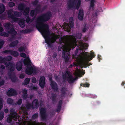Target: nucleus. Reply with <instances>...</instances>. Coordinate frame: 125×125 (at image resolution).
Segmentation results:
<instances>
[{
	"instance_id": "39",
	"label": "nucleus",
	"mask_w": 125,
	"mask_h": 125,
	"mask_svg": "<svg viewBox=\"0 0 125 125\" xmlns=\"http://www.w3.org/2000/svg\"><path fill=\"white\" fill-rule=\"evenodd\" d=\"M12 55L14 57H17L19 56L18 53L17 51H13Z\"/></svg>"
},
{
	"instance_id": "60",
	"label": "nucleus",
	"mask_w": 125,
	"mask_h": 125,
	"mask_svg": "<svg viewBox=\"0 0 125 125\" xmlns=\"http://www.w3.org/2000/svg\"><path fill=\"white\" fill-rule=\"evenodd\" d=\"M57 56V53L56 52H54L53 55H52V57L53 58L55 59L56 57Z\"/></svg>"
},
{
	"instance_id": "9",
	"label": "nucleus",
	"mask_w": 125,
	"mask_h": 125,
	"mask_svg": "<svg viewBox=\"0 0 125 125\" xmlns=\"http://www.w3.org/2000/svg\"><path fill=\"white\" fill-rule=\"evenodd\" d=\"M65 74L68 75V77H67V80L68 82L70 83H73L75 80V78H73V76L70 75V73L69 71H66L65 72Z\"/></svg>"
},
{
	"instance_id": "2",
	"label": "nucleus",
	"mask_w": 125,
	"mask_h": 125,
	"mask_svg": "<svg viewBox=\"0 0 125 125\" xmlns=\"http://www.w3.org/2000/svg\"><path fill=\"white\" fill-rule=\"evenodd\" d=\"M59 42L60 44L63 48L66 47L68 52L63 51L62 53V56L65 60V62H68L70 58V51L72 49L75 48L77 45V42L76 40L74 41L70 44H69L67 40L63 37H61L59 39Z\"/></svg>"
},
{
	"instance_id": "14",
	"label": "nucleus",
	"mask_w": 125,
	"mask_h": 125,
	"mask_svg": "<svg viewBox=\"0 0 125 125\" xmlns=\"http://www.w3.org/2000/svg\"><path fill=\"white\" fill-rule=\"evenodd\" d=\"M8 75L11 79L12 82H16L17 78L14 74H13L11 72H9L8 73Z\"/></svg>"
},
{
	"instance_id": "3",
	"label": "nucleus",
	"mask_w": 125,
	"mask_h": 125,
	"mask_svg": "<svg viewBox=\"0 0 125 125\" xmlns=\"http://www.w3.org/2000/svg\"><path fill=\"white\" fill-rule=\"evenodd\" d=\"M94 57L95 55L94 52H91L89 54H88L87 52H86L85 51H82L79 55L80 60L83 61L82 63V65L85 68L87 67H88L92 65V63H89L88 61L91 60Z\"/></svg>"
},
{
	"instance_id": "38",
	"label": "nucleus",
	"mask_w": 125,
	"mask_h": 125,
	"mask_svg": "<svg viewBox=\"0 0 125 125\" xmlns=\"http://www.w3.org/2000/svg\"><path fill=\"white\" fill-rule=\"evenodd\" d=\"M3 106V99L0 97V110L2 109Z\"/></svg>"
},
{
	"instance_id": "18",
	"label": "nucleus",
	"mask_w": 125,
	"mask_h": 125,
	"mask_svg": "<svg viewBox=\"0 0 125 125\" xmlns=\"http://www.w3.org/2000/svg\"><path fill=\"white\" fill-rule=\"evenodd\" d=\"M84 13L83 10L80 9L79 10L78 15V18L80 20H82L83 19Z\"/></svg>"
},
{
	"instance_id": "21",
	"label": "nucleus",
	"mask_w": 125,
	"mask_h": 125,
	"mask_svg": "<svg viewBox=\"0 0 125 125\" xmlns=\"http://www.w3.org/2000/svg\"><path fill=\"white\" fill-rule=\"evenodd\" d=\"M25 5L23 3H21L19 4L18 6V9L20 11H23L25 7Z\"/></svg>"
},
{
	"instance_id": "17",
	"label": "nucleus",
	"mask_w": 125,
	"mask_h": 125,
	"mask_svg": "<svg viewBox=\"0 0 125 125\" xmlns=\"http://www.w3.org/2000/svg\"><path fill=\"white\" fill-rule=\"evenodd\" d=\"M10 30L8 31V34H10L11 35L12 37H14L16 35L17 32L13 27L11 28Z\"/></svg>"
},
{
	"instance_id": "43",
	"label": "nucleus",
	"mask_w": 125,
	"mask_h": 125,
	"mask_svg": "<svg viewBox=\"0 0 125 125\" xmlns=\"http://www.w3.org/2000/svg\"><path fill=\"white\" fill-rule=\"evenodd\" d=\"M8 5L10 7H12L15 5V4L13 2H10L9 3Z\"/></svg>"
},
{
	"instance_id": "15",
	"label": "nucleus",
	"mask_w": 125,
	"mask_h": 125,
	"mask_svg": "<svg viewBox=\"0 0 125 125\" xmlns=\"http://www.w3.org/2000/svg\"><path fill=\"white\" fill-rule=\"evenodd\" d=\"M19 118H16L15 117L12 116L11 115H9L7 118V121L8 123H10L11 122L12 120H14L15 121H17L18 120V121L20 122V121L19 120ZM20 121H21V120Z\"/></svg>"
},
{
	"instance_id": "35",
	"label": "nucleus",
	"mask_w": 125,
	"mask_h": 125,
	"mask_svg": "<svg viewBox=\"0 0 125 125\" xmlns=\"http://www.w3.org/2000/svg\"><path fill=\"white\" fill-rule=\"evenodd\" d=\"M33 19H31L28 16L26 18V21L27 23H28L29 22H32L33 21Z\"/></svg>"
},
{
	"instance_id": "33",
	"label": "nucleus",
	"mask_w": 125,
	"mask_h": 125,
	"mask_svg": "<svg viewBox=\"0 0 125 125\" xmlns=\"http://www.w3.org/2000/svg\"><path fill=\"white\" fill-rule=\"evenodd\" d=\"M13 100L11 98H9L7 99V102L8 104H13Z\"/></svg>"
},
{
	"instance_id": "31",
	"label": "nucleus",
	"mask_w": 125,
	"mask_h": 125,
	"mask_svg": "<svg viewBox=\"0 0 125 125\" xmlns=\"http://www.w3.org/2000/svg\"><path fill=\"white\" fill-rule=\"evenodd\" d=\"M30 81V79L29 78H27L24 80L23 83V84L26 85L29 84Z\"/></svg>"
},
{
	"instance_id": "49",
	"label": "nucleus",
	"mask_w": 125,
	"mask_h": 125,
	"mask_svg": "<svg viewBox=\"0 0 125 125\" xmlns=\"http://www.w3.org/2000/svg\"><path fill=\"white\" fill-rule=\"evenodd\" d=\"M22 97L24 100L28 98L27 94H23L22 95Z\"/></svg>"
},
{
	"instance_id": "56",
	"label": "nucleus",
	"mask_w": 125,
	"mask_h": 125,
	"mask_svg": "<svg viewBox=\"0 0 125 125\" xmlns=\"http://www.w3.org/2000/svg\"><path fill=\"white\" fill-rule=\"evenodd\" d=\"M32 82L34 83H35L36 82V78L35 77H33L32 78Z\"/></svg>"
},
{
	"instance_id": "13",
	"label": "nucleus",
	"mask_w": 125,
	"mask_h": 125,
	"mask_svg": "<svg viewBox=\"0 0 125 125\" xmlns=\"http://www.w3.org/2000/svg\"><path fill=\"white\" fill-rule=\"evenodd\" d=\"M45 78L44 76L41 77L40 79L39 84L42 88H43L45 86Z\"/></svg>"
},
{
	"instance_id": "44",
	"label": "nucleus",
	"mask_w": 125,
	"mask_h": 125,
	"mask_svg": "<svg viewBox=\"0 0 125 125\" xmlns=\"http://www.w3.org/2000/svg\"><path fill=\"white\" fill-rule=\"evenodd\" d=\"M0 35L2 36H4L6 37H8L9 36V34L5 32L1 33Z\"/></svg>"
},
{
	"instance_id": "19",
	"label": "nucleus",
	"mask_w": 125,
	"mask_h": 125,
	"mask_svg": "<svg viewBox=\"0 0 125 125\" xmlns=\"http://www.w3.org/2000/svg\"><path fill=\"white\" fill-rule=\"evenodd\" d=\"M32 104L34 106V109L38 108L39 106L38 99H35L32 102Z\"/></svg>"
},
{
	"instance_id": "23",
	"label": "nucleus",
	"mask_w": 125,
	"mask_h": 125,
	"mask_svg": "<svg viewBox=\"0 0 125 125\" xmlns=\"http://www.w3.org/2000/svg\"><path fill=\"white\" fill-rule=\"evenodd\" d=\"M25 106L26 108L28 110L30 109L31 108H32V109H34V106H32V104H31L28 102H27L25 105Z\"/></svg>"
},
{
	"instance_id": "47",
	"label": "nucleus",
	"mask_w": 125,
	"mask_h": 125,
	"mask_svg": "<svg viewBox=\"0 0 125 125\" xmlns=\"http://www.w3.org/2000/svg\"><path fill=\"white\" fill-rule=\"evenodd\" d=\"M81 4V1L80 0H78V1L76 5V6L75 8L78 10L79 8L80 5Z\"/></svg>"
},
{
	"instance_id": "63",
	"label": "nucleus",
	"mask_w": 125,
	"mask_h": 125,
	"mask_svg": "<svg viewBox=\"0 0 125 125\" xmlns=\"http://www.w3.org/2000/svg\"><path fill=\"white\" fill-rule=\"evenodd\" d=\"M54 77L56 80L57 81H58L59 80V77L57 75L55 76Z\"/></svg>"
},
{
	"instance_id": "25",
	"label": "nucleus",
	"mask_w": 125,
	"mask_h": 125,
	"mask_svg": "<svg viewBox=\"0 0 125 125\" xmlns=\"http://www.w3.org/2000/svg\"><path fill=\"white\" fill-rule=\"evenodd\" d=\"M18 43V41L16 40L13 41L10 44L9 46L10 47H13L17 45Z\"/></svg>"
},
{
	"instance_id": "10",
	"label": "nucleus",
	"mask_w": 125,
	"mask_h": 125,
	"mask_svg": "<svg viewBox=\"0 0 125 125\" xmlns=\"http://www.w3.org/2000/svg\"><path fill=\"white\" fill-rule=\"evenodd\" d=\"M75 0H68L67 2V7L68 9H71L75 8L76 4Z\"/></svg>"
},
{
	"instance_id": "28",
	"label": "nucleus",
	"mask_w": 125,
	"mask_h": 125,
	"mask_svg": "<svg viewBox=\"0 0 125 125\" xmlns=\"http://www.w3.org/2000/svg\"><path fill=\"white\" fill-rule=\"evenodd\" d=\"M13 50H7L4 51L3 52L7 54H9L11 55L12 54Z\"/></svg>"
},
{
	"instance_id": "4",
	"label": "nucleus",
	"mask_w": 125,
	"mask_h": 125,
	"mask_svg": "<svg viewBox=\"0 0 125 125\" xmlns=\"http://www.w3.org/2000/svg\"><path fill=\"white\" fill-rule=\"evenodd\" d=\"M24 63L25 65L27 66L25 70L27 74L30 75L32 73L36 74L37 73L36 69L33 68L31 66L32 62L29 57L24 60Z\"/></svg>"
},
{
	"instance_id": "46",
	"label": "nucleus",
	"mask_w": 125,
	"mask_h": 125,
	"mask_svg": "<svg viewBox=\"0 0 125 125\" xmlns=\"http://www.w3.org/2000/svg\"><path fill=\"white\" fill-rule=\"evenodd\" d=\"M61 106L57 105V109L55 110V112L58 113H59L61 110Z\"/></svg>"
},
{
	"instance_id": "34",
	"label": "nucleus",
	"mask_w": 125,
	"mask_h": 125,
	"mask_svg": "<svg viewBox=\"0 0 125 125\" xmlns=\"http://www.w3.org/2000/svg\"><path fill=\"white\" fill-rule=\"evenodd\" d=\"M57 95L55 94H52V102H55L56 101V97Z\"/></svg>"
},
{
	"instance_id": "52",
	"label": "nucleus",
	"mask_w": 125,
	"mask_h": 125,
	"mask_svg": "<svg viewBox=\"0 0 125 125\" xmlns=\"http://www.w3.org/2000/svg\"><path fill=\"white\" fill-rule=\"evenodd\" d=\"M34 10L37 14L40 12H41V9L36 8L35 9H34Z\"/></svg>"
},
{
	"instance_id": "27",
	"label": "nucleus",
	"mask_w": 125,
	"mask_h": 125,
	"mask_svg": "<svg viewBox=\"0 0 125 125\" xmlns=\"http://www.w3.org/2000/svg\"><path fill=\"white\" fill-rule=\"evenodd\" d=\"M5 6L3 4L0 5V14L2 13L5 11Z\"/></svg>"
},
{
	"instance_id": "36",
	"label": "nucleus",
	"mask_w": 125,
	"mask_h": 125,
	"mask_svg": "<svg viewBox=\"0 0 125 125\" xmlns=\"http://www.w3.org/2000/svg\"><path fill=\"white\" fill-rule=\"evenodd\" d=\"M89 86L90 84L88 83L87 82H86L85 83H82L80 85V86L87 87H89Z\"/></svg>"
},
{
	"instance_id": "55",
	"label": "nucleus",
	"mask_w": 125,
	"mask_h": 125,
	"mask_svg": "<svg viewBox=\"0 0 125 125\" xmlns=\"http://www.w3.org/2000/svg\"><path fill=\"white\" fill-rule=\"evenodd\" d=\"M20 56L22 57L25 58L26 57V54L24 53H22L20 54Z\"/></svg>"
},
{
	"instance_id": "6",
	"label": "nucleus",
	"mask_w": 125,
	"mask_h": 125,
	"mask_svg": "<svg viewBox=\"0 0 125 125\" xmlns=\"http://www.w3.org/2000/svg\"><path fill=\"white\" fill-rule=\"evenodd\" d=\"M69 24L66 23H64L63 24V28L66 31L69 32L71 30V28H73L74 26V20L72 17H70L69 19Z\"/></svg>"
},
{
	"instance_id": "26",
	"label": "nucleus",
	"mask_w": 125,
	"mask_h": 125,
	"mask_svg": "<svg viewBox=\"0 0 125 125\" xmlns=\"http://www.w3.org/2000/svg\"><path fill=\"white\" fill-rule=\"evenodd\" d=\"M30 11V8L29 7H26L25 8L23 11V15L25 16L28 15V13Z\"/></svg>"
},
{
	"instance_id": "20",
	"label": "nucleus",
	"mask_w": 125,
	"mask_h": 125,
	"mask_svg": "<svg viewBox=\"0 0 125 125\" xmlns=\"http://www.w3.org/2000/svg\"><path fill=\"white\" fill-rule=\"evenodd\" d=\"M23 66L22 62L19 61L18 62L16 65V68L18 71H20L22 68Z\"/></svg>"
},
{
	"instance_id": "54",
	"label": "nucleus",
	"mask_w": 125,
	"mask_h": 125,
	"mask_svg": "<svg viewBox=\"0 0 125 125\" xmlns=\"http://www.w3.org/2000/svg\"><path fill=\"white\" fill-rule=\"evenodd\" d=\"M36 125H46L45 123H44L42 122L41 123L38 122L36 123ZM33 125H35L34 124H33Z\"/></svg>"
},
{
	"instance_id": "11",
	"label": "nucleus",
	"mask_w": 125,
	"mask_h": 125,
	"mask_svg": "<svg viewBox=\"0 0 125 125\" xmlns=\"http://www.w3.org/2000/svg\"><path fill=\"white\" fill-rule=\"evenodd\" d=\"M5 65H6L7 67L9 66L8 68V69L10 71V72H13L14 70L15 67L13 64L11 62H4Z\"/></svg>"
},
{
	"instance_id": "37",
	"label": "nucleus",
	"mask_w": 125,
	"mask_h": 125,
	"mask_svg": "<svg viewBox=\"0 0 125 125\" xmlns=\"http://www.w3.org/2000/svg\"><path fill=\"white\" fill-rule=\"evenodd\" d=\"M26 48L24 46H21L18 49V51L19 52H21L25 51Z\"/></svg>"
},
{
	"instance_id": "45",
	"label": "nucleus",
	"mask_w": 125,
	"mask_h": 125,
	"mask_svg": "<svg viewBox=\"0 0 125 125\" xmlns=\"http://www.w3.org/2000/svg\"><path fill=\"white\" fill-rule=\"evenodd\" d=\"M87 28H86V24H85L84 26V27L82 28V32H85L87 30Z\"/></svg>"
},
{
	"instance_id": "41",
	"label": "nucleus",
	"mask_w": 125,
	"mask_h": 125,
	"mask_svg": "<svg viewBox=\"0 0 125 125\" xmlns=\"http://www.w3.org/2000/svg\"><path fill=\"white\" fill-rule=\"evenodd\" d=\"M81 33H78L76 34L75 36L77 39H80L81 38Z\"/></svg>"
},
{
	"instance_id": "51",
	"label": "nucleus",
	"mask_w": 125,
	"mask_h": 125,
	"mask_svg": "<svg viewBox=\"0 0 125 125\" xmlns=\"http://www.w3.org/2000/svg\"><path fill=\"white\" fill-rule=\"evenodd\" d=\"M39 2V1L38 0H35L32 2V4L34 6H36L37 5L38 3Z\"/></svg>"
},
{
	"instance_id": "61",
	"label": "nucleus",
	"mask_w": 125,
	"mask_h": 125,
	"mask_svg": "<svg viewBox=\"0 0 125 125\" xmlns=\"http://www.w3.org/2000/svg\"><path fill=\"white\" fill-rule=\"evenodd\" d=\"M5 83V81L4 80H2L0 82V86L3 85Z\"/></svg>"
},
{
	"instance_id": "62",
	"label": "nucleus",
	"mask_w": 125,
	"mask_h": 125,
	"mask_svg": "<svg viewBox=\"0 0 125 125\" xmlns=\"http://www.w3.org/2000/svg\"><path fill=\"white\" fill-rule=\"evenodd\" d=\"M55 115L54 111H52L50 113V115L51 116H53Z\"/></svg>"
},
{
	"instance_id": "22",
	"label": "nucleus",
	"mask_w": 125,
	"mask_h": 125,
	"mask_svg": "<svg viewBox=\"0 0 125 125\" xmlns=\"http://www.w3.org/2000/svg\"><path fill=\"white\" fill-rule=\"evenodd\" d=\"M18 24L21 28H24L25 26L24 21L22 19L20 20L19 21Z\"/></svg>"
},
{
	"instance_id": "48",
	"label": "nucleus",
	"mask_w": 125,
	"mask_h": 125,
	"mask_svg": "<svg viewBox=\"0 0 125 125\" xmlns=\"http://www.w3.org/2000/svg\"><path fill=\"white\" fill-rule=\"evenodd\" d=\"M22 103V99L21 98L19 99L17 102L16 103L19 105H21Z\"/></svg>"
},
{
	"instance_id": "50",
	"label": "nucleus",
	"mask_w": 125,
	"mask_h": 125,
	"mask_svg": "<svg viewBox=\"0 0 125 125\" xmlns=\"http://www.w3.org/2000/svg\"><path fill=\"white\" fill-rule=\"evenodd\" d=\"M38 116V113H35L32 116V118L33 119H35L37 118Z\"/></svg>"
},
{
	"instance_id": "30",
	"label": "nucleus",
	"mask_w": 125,
	"mask_h": 125,
	"mask_svg": "<svg viewBox=\"0 0 125 125\" xmlns=\"http://www.w3.org/2000/svg\"><path fill=\"white\" fill-rule=\"evenodd\" d=\"M37 14V13L36 12L34 9L31 10L30 12L31 16L33 17L34 15L35 16Z\"/></svg>"
},
{
	"instance_id": "32",
	"label": "nucleus",
	"mask_w": 125,
	"mask_h": 125,
	"mask_svg": "<svg viewBox=\"0 0 125 125\" xmlns=\"http://www.w3.org/2000/svg\"><path fill=\"white\" fill-rule=\"evenodd\" d=\"M12 57L11 56L9 55L4 57L5 62L7 61H10L11 60Z\"/></svg>"
},
{
	"instance_id": "24",
	"label": "nucleus",
	"mask_w": 125,
	"mask_h": 125,
	"mask_svg": "<svg viewBox=\"0 0 125 125\" xmlns=\"http://www.w3.org/2000/svg\"><path fill=\"white\" fill-rule=\"evenodd\" d=\"M4 27L7 30H9L12 27V25L10 22L6 23L4 25Z\"/></svg>"
},
{
	"instance_id": "16",
	"label": "nucleus",
	"mask_w": 125,
	"mask_h": 125,
	"mask_svg": "<svg viewBox=\"0 0 125 125\" xmlns=\"http://www.w3.org/2000/svg\"><path fill=\"white\" fill-rule=\"evenodd\" d=\"M10 115H11L12 116L15 117L16 118H19L21 120V118H20V116L18 115L17 113L15 111V110L13 109H10Z\"/></svg>"
},
{
	"instance_id": "5",
	"label": "nucleus",
	"mask_w": 125,
	"mask_h": 125,
	"mask_svg": "<svg viewBox=\"0 0 125 125\" xmlns=\"http://www.w3.org/2000/svg\"><path fill=\"white\" fill-rule=\"evenodd\" d=\"M13 12V9H11L7 11V13L8 18L12 19L14 22H16L18 21L19 19L18 18L15 17V16L17 17H20L22 15V14L20 12L15 11L14 12V15L12 14Z\"/></svg>"
},
{
	"instance_id": "29",
	"label": "nucleus",
	"mask_w": 125,
	"mask_h": 125,
	"mask_svg": "<svg viewBox=\"0 0 125 125\" xmlns=\"http://www.w3.org/2000/svg\"><path fill=\"white\" fill-rule=\"evenodd\" d=\"M61 96L63 97H65V95L66 91L65 90V87L62 88L61 90Z\"/></svg>"
},
{
	"instance_id": "59",
	"label": "nucleus",
	"mask_w": 125,
	"mask_h": 125,
	"mask_svg": "<svg viewBox=\"0 0 125 125\" xmlns=\"http://www.w3.org/2000/svg\"><path fill=\"white\" fill-rule=\"evenodd\" d=\"M77 54L74 53L72 55V57L73 58L76 59L78 57H77Z\"/></svg>"
},
{
	"instance_id": "7",
	"label": "nucleus",
	"mask_w": 125,
	"mask_h": 125,
	"mask_svg": "<svg viewBox=\"0 0 125 125\" xmlns=\"http://www.w3.org/2000/svg\"><path fill=\"white\" fill-rule=\"evenodd\" d=\"M40 113L41 120L43 121L46 120L47 117L46 109L44 108H42L40 109Z\"/></svg>"
},
{
	"instance_id": "8",
	"label": "nucleus",
	"mask_w": 125,
	"mask_h": 125,
	"mask_svg": "<svg viewBox=\"0 0 125 125\" xmlns=\"http://www.w3.org/2000/svg\"><path fill=\"white\" fill-rule=\"evenodd\" d=\"M52 77L49 78V80L50 81V85L52 89L54 91L57 92L58 90V86L56 82L52 80Z\"/></svg>"
},
{
	"instance_id": "1",
	"label": "nucleus",
	"mask_w": 125,
	"mask_h": 125,
	"mask_svg": "<svg viewBox=\"0 0 125 125\" xmlns=\"http://www.w3.org/2000/svg\"><path fill=\"white\" fill-rule=\"evenodd\" d=\"M52 16V14L50 12L42 14L37 18L36 25V27L38 30H42V33L44 35L45 42L50 48L52 47V43L54 42L51 39L49 36L47 35V33L49 32L48 25L43 23L47 21Z\"/></svg>"
},
{
	"instance_id": "12",
	"label": "nucleus",
	"mask_w": 125,
	"mask_h": 125,
	"mask_svg": "<svg viewBox=\"0 0 125 125\" xmlns=\"http://www.w3.org/2000/svg\"><path fill=\"white\" fill-rule=\"evenodd\" d=\"M7 94L9 96H13L16 95L17 94V92L15 90L11 88L7 92Z\"/></svg>"
},
{
	"instance_id": "53",
	"label": "nucleus",
	"mask_w": 125,
	"mask_h": 125,
	"mask_svg": "<svg viewBox=\"0 0 125 125\" xmlns=\"http://www.w3.org/2000/svg\"><path fill=\"white\" fill-rule=\"evenodd\" d=\"M4 62V57L3 58L1 56H0V63H3Z\"/></svg>"
},
{
	"instance_id": "42",
	"label": "nucleus",
	"mask_w": 125,
	"mask_h": 125,
	"mask_svg": "<svg viewBox=\"0 0 125 125\" xmlns=\"http://www.w3.org/2000/svg\"><path fill=\"white\" fill-rule=\"evenodd\" d=\"M4 116V113L3 112H1L0 114V120H1L3 119Z\"/></svg>"
},
{
	"instance_id": "58",
	"label": "nucleus",
	"mask_w": 125,
	"mask_h": 125,
	"mask_svg": "<svg viewBox=\"0 0 125 125\" xmlns=\"http://www.w3.org/2000/svg\"><path fill=\"white\" fill-rule=\"evenodd\" d=\"M4 44V42L3 41H2L0 42V47L2 48Z\"/></svg>"
},
{
	"instance_id": "40",
	"label": "nucleus",
	"mask_w": 125,
	"mask_h": 125,
	"mask_svg": "<svg viewBox=\"0 0 125 125\" xmlns=\"http://www.w3.org/2000/svg\"><path fill=\"white\" fill-rule=\"evenodd\" d=\"M33 31V29H25L24 31V32L25 33H30Z\"/></svg>"
},
{
	"instance_id": "57",
	"label": "nucleus",
	"mask_w": 125,
	"mask_h": 125,
	"mask_svg": "<svg viewBox=\"0 0 125 125\" xmlns=\"http://www.w3.org/2000/svg\"><path fill=\"white\" fill-rule=\"evenodd\" d=\"M4 31L2 25L1 23L0 22V32H1Z\"/></svg>"
},
{
	"instance_id": "64",
	"label": "nucleus",
	"mask_w": 125,
	"mask_h": 125,
	"mask_svg": "<svg viewBox=\"0 0 125 125\" xmlns=\"http://www.w3.org/2000/svg\"><path fill=\"white\" fill-rule=\"evenodd\" d=\"M25 75L23 74H21L19 76V77L21 79H23L24 78Z\"/></svg>"
}]
</instances>
